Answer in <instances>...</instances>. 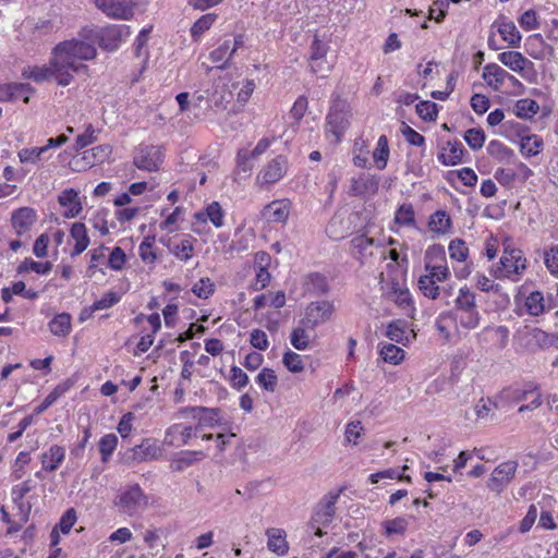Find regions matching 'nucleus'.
I'll list each match as a JSON object with an SVG mask.
<instances>
[{
  "label": "nucleus",
  "instance_id": "nucleus-1",
  "mask_svg": "<svg viewBox=\"0 0 558 558\" xmlns=\"http://www.w3.org/2000/svg\"><path fill=\"white\" fill-rule=\"evenodd\" d=\"M95 56V46L85 40L71 39L58 44L52 51V65L57 68V71H62L59 76V85H70L73 81V73L87 69L81 61L92 60Z\"/></svg>",
  "mask_w": 558,
  "mask_h": 558
},
{
  "label": "nucleus",
  "instance_id": "nucleus-2",
  "mask_svg": "<svg viewBox=\"0 0 558 558\" xmlns=\"http://www.w3.org/2000/svg\"><path fill=\"white\" fill-rule=\"evenodd\" d=\"M449 315L458 328L473 330L480 326L482 316L477 308L476 296L466 286L460 288Z\"/></svg>",
  "mask_w": 558,
  "mask_h": 558
},
{
  "label": "nucleus",
  "instance_id": "nucleus-3",
  "mask_svg": "<svg viewBox=\"0 0 558 558\" xmlns=\"http://www.w3.org/2000/svg\"><path fill=\"white\" fill-rule=\"evenodd\" d=\"M527 260L521 250L506 248L498 265L493 269V276L497 279H509L517 282L526 269Z\"/></svg>",
  "mask_w": 558,
  "mask_h": 558
},
{
  "label": "nucleus",
  "instance_id": "nucleus-4",
  "mask_svg": "<svg viewBox=\"0 0 558 558\" xmlns=\"http://www.w3.org/2000/svg\"><path fill=\"white\" fill-rule=\"evenodd\" d=\"M339 498V494L329 493L322 498V500L315 507L311 524L315 530V535L323 536V527L328 526L336 513V504Z\"/></svg>",
  "mask_w": 558,
  "mask_h": 558
},
{
  "label": "nucleus",
  "instance_id": "nucleus-5",
  "mask_svg": "<svg viewBox=\"0 0 558 558\" xmlns=\"http://www.w3.org/2000/svg\"><path fill=\"white\" fill-rule=\"evenodd\" d=\"M106 16L130 21L134 16L136 0H90Z\"/></svg>",
  "mask_w": 558,
  "mask_h": 558
},
{
  "label": "nucleus",
  "instance_id": "nucleus-6",
  "mask_svg": "<svg viewBox=\"0 0 558 558\" xmlns=\"http://www.w3.org/2000/svg\"><path fill=\"white\" fill-rule=\"evenodd\" d=\"M517 470L518 463L515 461L508 460L500 463L493 470L489 478L487 480V488L490 492L500 495L514 478Z\"/></svg>",
  "mask_w": 558,
  "mask_h": 558
},
{
  "label": "nucleus",
  "instance_id": "nucleus-7",
  "mask_svg": "<svg viewBox=\"0 0 558 558\" xmlns=\"http://www.w3.org/2000/svg\"><path fill=\"white\" fill-rule=\"evenodd\" d=\"M335 312V306L329 301H317L310 303L301 320L303 325L316 329L317 326L328 322Z\"/></svg>",
  "mask_w": 558,
  "mask_h": 558
},
{
  "label": "nucleus",
  "instance_id": "nucleus-8",
  "mask_svg": "<svg viewBox=\"0 0 558 558\" xmlns=\"http://www.w3.org/2000/svg\"><path fill=\"white\" fill-rule=\"evenodd\" d=\"M160 452L161 450L154 439L145 438L140 445L128 449L123 454V459L126 463H140L157 459Z\"/></svg>",
  "mask_w": 558,
  "mask_h": 558
},
{
  "label": "nucleus",
  "instance_id": "nucleus-9",
  "mask_svg": "<svg viewBox=\"0 0 558 558\" xmlns=\"http://www.w3.org/2000/svg\"><path fill=\"white\" fill-rule=\"evenodd\" d=\"M162 163V150L159 146H144L134 157V165L142 170L157 171Z\"/></svg>",
  "mask_w": 558,
  "mask_h": 558
},
{
  "label": "nucleus",
  "instance_id": "nucleus-10",
  "mask_svg": "<svg viewBox=\"0 0 558 558\" xmlns=\"http://www.w3.org/2000/svg\"><path fill=\"white\" fill-rule=\"evenodd\" d=\"M497 60L510 71L518 73L522 77L529 70H533V62L524 57L521 52L509 50L500 52Z\"/></svg>",
  "mask_w": 558,
  "mask_h": 558
},
{
  "label": "nucleus",
  "instance_id": "nucleus-11",
  "mask_svg": "<svg viewBox=\"0 0 558 558\" xmlns=\"http://www.w3.org/2000/svg\"><path fill=\"white\" fill-rule=\"evenodd\" d=\"M130 35V27L126 25H109L101 29L99 44L106 50L117 49L120 43Z\"/></svg>",
  "mask_w": 558,
  "mask_h": 558
},
{
  "label": "nucleus",
  "instance_id": "nucleus-12",
  "mask_svg": "<svg viewBox=\"0 0 558 558\" xmlns=\"http://www.w3.org/2000/svg\"><path fill=\"white\" fill-rule=\"evenodd\" d=\"M493 29H496V32L501 36L504 41L508 44L509 47H520L522 36L515 24L512 21H509L506 16H498V19L492 25V31Z\"/></svg>",
  "mask_w": 558,
  "mask_h": 558
},
{
  "label": "nucleus",
  "instance_id": "nucleus-13",
  "mask_svg": "<svg viewBox=\"0 0 558 558\" xmlns=\"http://www.w3.org/2000/svg\"><path fill=\"white\" fill-rule=\"evenodd\" d=\"M349 126V114L344 110V104L335 105L327 116V131L331 132L339 141Z\"/></svg>",
  "mask_w": 558,
  "mask_h": 558
},
{
  "label": "nucleus",
  "instance_id": "nucleus-14",
  "mask_svg": "<svg viewBox=\"0 0 558 558\" xmlns=\"http://www.w3.org/2000/svg\"><path fill=\"white\" fill-rule=\"evenodd\" d=\"M483 80L494 90H499L506 80H510L513 83H518V80L509 74L504 68L497 63H488L484 66L482 73Z\"/></svg>",
  "mask_w": 558,
  "mask_h": 558
},
{
  "label": "nucleus",
  "instance_id": "nucleus-15",
  "mask_svg": "<svg viewBox=\"0 0 558 558\" xmlns=\"http://www.w3.org/2000/svg\"><path fill=\"white\" fill-rule=\"evenodd\" d=\"M145 501V496L142 488L135 484L128 487L119 496L118 505L124 513H134Z\"/></svg>",
  "mask_w": 558,
  "mask_h": 558
},
{
  "label": "nucleus",
  "instance_id": "nucleus-16",
  "mask_svg": "<svg viewBox=\"0 0 558 558\" xmlns=\"http://www.w3.org/2000/svg\"><path fill=\"white\" fill-rule=\"evenodd\" d=\"M270 143L271 140L265 137L257 143L253 150H248L246 148L240 149L236 156L238 168H240L245 173L250 172L253 168L251 160L264 154L270 146Z\"/></svg>",
  "mask_w": 558,
  "mask_h": 558
},
{
  "label": "nucleus",
  "instance_id": "nucleus-17",
  "mask_svg": "<svg viewBox=\"0 0 558 558\" xmlns=\"http://www.w3.org/2000/svg\"><path fill=\"white\" fill-rule=\"evenodd\" d=\"M525 340L526 347L534 351L537 349L544 350L555 345L558 342V337L539 328H533L526 331Z\"/></svg>",
  "mask_w": 558,
  "mask_h": 558
},
{
  "label": "nucleus",
  "instance_id": "nucleus-18",
  "mask_svg": "<svg viewBox=\"0 0 558 558\" xmlns=\"http://www.w3.org/2000/svg\"><path fill=\"white\" fill-rule=\"evenodd\" d=\"M36 210L31 207H21L12 213L11 222L19 235L26 233L36 222Z\"/></svg>",
  "mask_w": 558,
  "mask_h": 558
},
{
  "label": "nucleus",
  "instance_id": "nucleus-19",
  "mask_svg": "<svg viewBox=\"0 0 558 558\" xmlns=\"http://www.w3.org/2000/svg\"><path fill=\"white\" fill-rule=\"evenodd\" d=\"M389 301L393 302L398 307L404 311H413V300L411 293L405 284L398 281L390 283L389 291L387 292Z\"/></svg>",
  "mask_w": 558,
  "mask_h": 558
},
{
  "label": "nucleus",
  "instance_id": "nucleus-20",
  "mask_svg": "<svg viewBox=\"0 0 558 558\" xmlns=\"http://www.w3.org/2000/svg\"><path fill=\"white\" fill-rule=\"evenodd\" d=\"M315 339V330L303 325L300 319L298 325L292 329L290 333V342L294 349L303 351L310 348L311 343Z\"/></svg>",
  "mask_w": 558,
  "mask_h": 558
},
{
  "label": "nucleus",
  "instance_id": "nucleus-21",
  "mask_svg": "<svg viewBox=\"0 0 558 558\" xmlns=\"http://www.w3.org/2000/svg\"><path fill=\"white\" fill-rule=\"evenodd\" d=\"M379 187V181L375 175L362 174L352 179L350 190L355 196L375 195Z\"/></svg>",
  "mask_w": 558,
  "mask_h": 558
},
{
  "label": "nucleus",
  "instance_id": "nucleus-22",
  "mask_svg": "<svg viewBox=\"0 0 558 558\" xmlns=\"http://www.w3.org/2000/svg\"><path fill=\"white\" fill-rule=\"evenodd\" d=\"M526 52L536 60H544L553 54V47L549 46L541 34L527 37L525 43Z\"/></svg>",
  "mask_w": 558,
  "mask_h": 558
},
{
  "label": "nucleus",
  "instance_id": "nucleus-23",
  "mask_svg": "<svg viewBox=\"0 0 558 558\" xmlns=\"http://www.w3.org/2000/svg\"><path fill=\"white\" fill-rule=\"evenodd\" d=\"M223 217L225 211L218 202L210 203L204 210L194 215V218L197 221L206 222L207 220H210L216 228H221L223 226Z\"/></svg>",
  "mask_w": 558,
  "mask_h": 558
},
{
  "label": "nucleus",
  "instance_id": "nucleus-24",
  "mask_svg": "<svg viewBox=\"0 0 558 558\" xmlns=\"http://www.w3.org/2000/svg\"><path fill=\"white\" fill-rule=\"evenodd\" d=\"M62 71H57V68L52 65V58L49 61L48 66H33L28 68L27 70L23 71V75L32 78L33 81L37 83H41L44 81H47L51 77H54L57 83L59 84V76Z\"/></svg>",
  "mask_w": 558,
  "mask_h": 558
},
{
  "label": "nucleus",
  "instance_id": "nucleus-25",
  "mask_svg": "<svg viewBox=\"0 0 558 558\" xmlns=\"http://www.w3.org/2000/svg\"><path fill=\"white\" fill-rule=\"evenodd\" d=\"M279 181V161L274 158L266 167H264L257 175L256 182L260 189L268 190L271 185Z\"/></svg>",
  "mask_w": 558,
  "mask_h": 558
},
{
  "label": "nucleus",
  "instance_id": "nucleus-26",
  "mask_svg": "<svg viewBox=\"0 0 558 558\" xmlns=\"http://www.w3.org/2000/svg\"><path fill=\"white\" fill-rule=\"evenodd\" d=\"M205 98H207V101L209 102V106L215 109H226L227 105L231 101L232 93L231 92H218V87H215L214 92L205 90L204 93L198 94L195 96V100L201 102Z\"/></svg>",
  "mask_w": 558,
  "mask_h": 558
},
{
  "label": "nucleus",
  "instance_id": "nucleus-27",
  "mask_svg": "<svg viewBox=\"0 0 558 558\" xmlns=\"http://www.w3.org/2000/svg\"><path fill=\"white\" fill-rule=\"evenodd\" d=\"M427 226L429 231L438 235H445L451 231L452 221L447 211L437 210L429 217Z\"/></svg>",
  "mask_w": 558,
  "mask_h": 558
},
{
  "label": "nucleus",
  "instance_id": "nucleus-28",
  "mask_svg": "<svg viewBox=\"0 0 558 558\" xmlns=\"http://www.w3.org/2000/svg\"><path fill=\"white\" fill-rule=\"evenodd\" d=\"M184 413H190L194 418L198 420L202 426H213L219 421V409H209L204 407H193L183 410Z\"/></svg>",
  "mask_w": 558,
  "mask_h": 558
},
{
  "label": "nucleus",
  "instance_id": "nucleus-29",
  "mask_svg": "<svg viewBox=\"0 0 558 558\" xmlns=\"http://www.w3.org/2000/svg\"><path fill=\"white\" fill-rule=\"evenodd\" d=\"M463 145L459 142H448L445 147H442L441 153L438 156V159L445 166H456L461 162L463 157Z\"/></svg>",
  "mask_w": 558,
  "mask_h": 558
},
{
  "label": "nucleus",
  "instance_id": "nucleus-30",
  "mask_svg": "<svg viewBox=\"0 0 558 558\" xmlns=\"http://www.w3.org/2000/svg\"><path fill=\"white\" fill-rule=\"evenodd\" d=\"M65 457V449L62 446L53 445L41 457L43 469L48 472L56 471Z\"/></svg>",
  "mask_w": 558,
  "mask_h": 558
},
{
  "label": "nucleus",
  "instance_id": "nucleus-31",
  "mask_svg": "<svg viewBox=\"0 0 558 558\" xmlns=\"http://www.w3.org/2000/svg\"><path fill=\"white\" fill-rule=\"evenodd\" d=\"M70 233L71 238L75 241L71 255L76 256L82 254L89 244V238L85 225L82 222H74L71 227Z\"/></svg>",
  "mask_w": 558,
  "mask_h": 558
},
{
  "label": "nucleus",
  "instance_id": "nucleus-32",
  "mask_svg": "<svg viewBox=\"0 0 558 558\" xmlns=\"http://www.w3.org/2000/svg\"><path fill=\"white\" fill-rule=\"evenodd\" d=\"M49 330L57 337H66L72 329V318L68 313L56 315L48 324Z\"/></svg>",
  "mask_w": 558,
  "mask_h": 558
},
{
  "label": "nucleus",
  "instance_id": "nucleus-33",
  "mask_svg": "<svg viewBox=\"0 0 558 558\" xmlns=\"http://www.w3.org/2000/svg\"><path fill=\"white\" fill-rule=\"evenodd\" d=\"M543 146V138L536 134L522 136L520 141V150L523 156L529 158L537 156L542 151Z\"/></svg>",
  "mask_w": 558,
  "mask_h": 558
},
{
  "label": "nucleus",
  "instance_id": "nucleus-34",
  "mask_svg": "<svg viewBox=\"0 0 558 558\" xmlns=\"http://www.w3.org/2000/svg\"><path fill=\"white\" fill-rule=\"evenodd\" d=\"M386 336L397 342L404 343L409 341L408 324L404 320L397 319L388 324Z\"/></svg>",
  "mask_w": 558,
  "mask_h": 558
},
{
  "label": "nucleus",
  "instance_id": "nucleus-35",
  "mask_svg": "<svg viewBox=\"0 0 558 558\" xmlns=\"http://www.w3.org/2000/svg\"><path fill=\"white\" fill-rule=\"evenodd\" d=\"M328 291V283L325 276L311 274L304 278V292L324 294Z\"/></svg>",
  "mask_w": 558,
  "mask_h": 558
},
{
  "label": "nucleus",
  "instance_id": "nucleus-36",
  "mask_svg": "<svg viewBox=\"0 0 558 558\" xmlns=\"http://www.w3.org/2000/svg\"><path fill=\"white\" fill-rule=\"evenodd\" d=\"M232 57L233 54L231 53L228 43L226 41H223L219 47H217L209 53V59L211 60V62L218 64L216 66V69L218 70H225L229 68L230 60Z\"/></svg>",
  "mask_w": 558,
  "mask_h": 558
},
{
  "label": "nucleus",
  "instance_id": "nucleus-37",
  "mask_svg": "<svg viewBox=\"0 0 558 558\" xmlns=\"http://www.w3.org/2000/svg\"><path fill=\"white\" fill-rule=\"evenodd\" d=\"M389 155L390 150L388 146V138L386 135H381L377 141L375 150L373 151V159L379 170H384L386 168Z\"/></svg>",
  "mask_w": 558,
  "mask_h": 558
},
{
  "label": "nucleus",
  "instance_id": "nucleus-38",
  "mask_svg": "<svg viewBox=\"0 0 558 558\" xmlns=\"http://www.w3.org/2000/svg\"><path fill=\"white\" fill-rule=\"evenodd\" d=\"M524 307L526 310V313L531 316H538L543 314L546 310L543 293L539 291H534L530 293V295L525 300Z\"/></svg>",
  "mask_w": 558,
  "mask_h": 558
},
{
  "label": "nucleus",
  "instance_id": "nucleus-39",
  "mask_svg": "<svg viewBox=\"0 0 558 558\" xmlns=\"http://www.w3.org/2000/svg\"><path fill=\"white\" fill-rule=\"evenodd\" d=\"M538 109V104L531 98L520 99L513 107L515 116L523 119H531L537 113Z\"/></svg>",
  "mask_w": 558,
  "mask_h": 558
},
{
  "label": "nucleus",
  "instance_id": "nucleus-40",
  "mask_svg": "<svg viewBox=\"0 0 558 558\" xmlns=\"http://www.w3.org/2000/svg\"><path fill=\"white\" fill-rule=\"evenodd\" d=\"M353 154V162L356 167L366 168L368 166V143L363 137L355 140Z\"/></svg>",
  "mask_w": 558,
  "mask_h": 558
},
{
  "label": "nucleus",
  "instance_id": "nucleus-41",
  "mask_svg": "<svg viewBox=\"0 0 558 558\" xmlns=\"http://www.w3.org/2000/svg\"><path fill=\"white\" fill-rule=\"evenodd\" d=\"M425 267L433 265H447L445 247L440 244L429 246L424 255Z\"/></svg>",
  "mask_w": 558,
  "mask_h": 558
},
{
  "label": "nucleus",
  "instance_id": "nucleus-42",
  "mask_svg": "<svg viewBox=\"0 0 558 558\" xmlns=\"http://www.w3.org/2000/svg\"><path fill=\"white\" fill-rule=\"evenodd\" d=\"M52 269V264L50 262L38 263L33 260L32 258H25L17 267V274H24L29 270L35 271L36 274L47 275Z\"/></svg>",
  "mask_w": 558,
  "mask_h": 558
},
{
  "label": "nucleus",
  "instance_id": "nucleus-43",
  "mask_svg": "<svg viewBox=\"0 0 558 558\" xmlns=\"http://www.w3.org/2000/svg\"><path fill=\"white\" fill-rule=\"evenodd\" d=\"M217 15L215 13H207L202 15L191 27V36L194 40H197L206 31H208Z\"/></svg>",
  "mask_w": 558,
  "mask_h": 558
},
{
  "label": "nucleus",
  "instance_id": "nucleus-44",
  "mask_svg": "<svg viewBox=\"0 0 558 558\" xmlns=\"http://www.w3.org/2000/svg\"><path fill=\"white\" fill-rule=\"evenodd\" d=\"M379 353L385 362L393 365L404 360V350L391 343L384 344Z\"/></svg>",
  "mask_w": 558,
  "mask_h": 558
},
{
  "label": "nucleus",
  "instance_id": "nucleus-45",
  "mask_svg": "<svg viewBox=\"0 0 558 558\" xmlns=\"http://www.w3.org/2000/svg\"><path fill=\"white\" fill-rule=\"evenodd\" d=\"M418 288L422 293L432 300H436L440 294V288L437 286V281L430 277L423 275L418 279Z\"/></svg>",
  "mask_w": 558,
  "mask_h": 558
},
{
  "label": "nucleus",
  "instance_id": "nucleus-46",
  "mask_svg": "<svg viewBox=\"0 0 558 558\" xmlns=\"http://www.w3.org/2000/svg\"><path fill=\"white\" fill-rule=\"evenodd\" d=\"M451 259L457 262H465L469 256V247L462 239H453L448 246Z\"/></svg>",
  "mask_w": 558,
  "mask_h": 558
},
{
  "label": "nucleus",
  "instance_id": "nucleus-47",
  "mask_svg": "<svg viewBox=\"0 0 558 558\" xmlns=\"http://www.w3.org/2000/svg\"><path fill=\"white\" fill-rule=\"evenodd\" d=\"M118 445V437L114 434H107L99 440L101 461L107 462Z\"/></svg>",
  "mask_w": 558,
  "mask_h": 558
},
{
  "label": "nucleus",
  "instance_id": "nucleus-48",
  "mask_svg": "<svg viewBox=\"0 0 558 558\" xmlns=\"http://www.w3.org/2000/svg\"><path fill=\"white\" fill-rule=\"evenodd\" d=\"M395 221L398 225L413 226L415 223V214L411 204H402L396 211Z\"/></svg>",
  "mask_w": 558,
  "mask_h": 558
},
{
  "label": "nucleus",
  "instance_id": "nucleus-49",
  "mask_svg": "<svg viewBox=\"0 0 558 558\" xmlns=\"http://www.w3.org/2000/svg\"><path fill=\"white\" fill-rule=\"evenodd\" d=\"M363 434L364 427L361 421H351L345 425L344 439L347 442L357 445Z\"/></svg>",
  "mask_w": 558,
  "mask_h": 558
},
{
  "label": "nucleus",
  "instance_id": "nucleus-50",
  "mask_svg": "<svg viewBox=\"0 0 558 558\" xmlns=\"http://www.w3.org/2000/svg\"><path fill=\"white\" fill-rule=\"evenodd\" d=\"M544 264L553 276L558 277V245L545 248Z\"/></svg>",
  "mask_w": 558,
  "mask_h": 558
},
{
  "label": "nucleus",
  "instance_id": "nucleus-51",
  "mask_svg": "<svg viewBox=\"0 0 558 558\" xmlns=\"http://www.w3.org/2000/svg\"><path fill=\"white\" fill-rule=\"evenodd\" d=\"M282 363L292 373H301L304 369L303 357L293 351H288L284 353Z\"/></svg>",
  "mask_w": 558,
  "mask_h": 558
},
{
  "label": "nucleus",
  "instance_id": "nucleus-52",
  "mask_svg": "<svg viewBox=\"0 0 558 558\" xmlns=\"http://www.w3.org/2000/svg\"><path fill=\"white\" fill-rule=\"evenodd\" d=\"M192 292L199 299H208L215 292V284L209 278H201L193 286Z\"/></svg>",
  "mask_w": 558,
  "mask_h": 558
},
{
  "label": "nucleus",
  "instance_id": "nucleus-53",
  "mask_svg": "<svg viewBox=\"0 0 558 558\" xmlns=\"http://www.w3.org/2000/svg\"><path fill=\"white\" fill-rule=\"evenodd\" d=\"M277 381L278 378L274 369L263 368L257 375V383L266 390L275 391Z\"/></svg>",
  "mask_w": 558,
  "mask_h": 558
},
{
  "label": "nucleus",
  "instance_id": "nucleus-54",
  "mask_svg": "<svg viewBox=\"0 0 558 558\" xmlns=\"http://www.w3.org/2000/svg\"><path fill=\"white\" fill-rule=\"evenodd\" d=\"M154 242V236H146L138 247L140 257L145 263L153 264L157 258V255L153 250Z\"/></svg>",
  "mask_w": 558,
  "mask_h": 558
},
{
  "label": "nucleus",
  "instance_id": "nucleus-55",
  "mask_svg": "<svg viewBox=\"0 0 558 558\" xmlns=\"http://www.w3.org/2000/svg\"><path fill=\"white\" fill-rule=\"evenodd\" d=\"M417 114L425 121H434L437 118V105L433 101H421L416 105Z\"/></svg>",
  "mask_w": 558,
  "mask_h": 558
},
{
  "label": "nucleus",
  "instance_id": "nucleus-56",
  "mask_svg": "<svg viewBox=\"0 0 558 558\" xmlns=\"http://www.w3.org/2000/svg\"><path fill=\"white\" fill-rule=\"evenodd\" d=\"M464 140L472 149L476 150L483 147L485 134L481 129H470L465 132Z\"/></svg>",
  "mask_w": 558,
  "mask_h": 558
},
{
  "label": "nucleus",
  "instance_id": "nucleus-57",
  "mask_svg": "<svg viewBox=\"0 0 558 558\" xmlns=\"http://www.w3.org/2000/svg\"><path fill=\"white\" fill-rule=\"evenodd\" d=\"M179 435L181 437L182 445H186L189 440L195 435V429L192 426H182L174 424L167 430V437Z\"/></svg>",
  "mask_w": 558,
  "mask_h": 558
},
{
  "label": "nucleus",
  "instance_id": "nucleus-58",
  "mask_svg": "<svg viewBox=\"0 0 558 558\" xmlns=\"http://www.w3.org/2000/svg\"><path fill=\"white\" fill-rule=\"evenodd\" d=\"M384 527L386 530V534H403L408 527V521L404 518L398 517L391 520H387L384 522Z\"/></svg>",
  "mask_w": 558,
  "mask_h": 558
},
{
  "label": "nucleus",
  "instance_id": "nucleus-59",
  "mask_svg": "<svg viewBox=\"0 0 558 558\" xmlns=\"http://www.w3.org/2000/svg\"><path fill=\"white\" fill-rule=\"evenodd\" d=\"M44 153H46V148L43 147L23 148L19 151L17 156L22 163H36Z\"/></svg>",
  "mask_w": 558,
  "mask_h": 558
},
{
  "label": "nucleus",
  "instance_id": "nucleus-60",
  "mask_svg": "<svg viewBox=\"0 0 558 558\" xmlns=\"http://www.w3.org/2000/svg\"><path fill=\"white\" fill-rule=\"evenodd\" d=\"M95 133H96V131L93 128V125L88 124L85 132L83 134H80L76 137L75 146H74L75 150H81V149L87 147L88 145L95 143L97 140Z\"/></svg>",
  "mask_w": 558,
  "mask_h": 558
},
{
  "label": "nucleus",
  "instance_id": "nucleus-61",
  "mask_svg": "<svg viewBox=\"0 0 558 558\" xmlns=\"http://www.w3.org/2000/svg\"><path fill=\"white\" fill-rule=\"evenodd\" d=\"M425 271L426 276L430 277L437 282L446 281L450 276V271L447 265H433L429 267H425Z\"/></svg>",
  "mask_w": 558,
  "mask_h": 558
},
{
  "label": "nucleus",
  "instance_id": "nucleus-62",
  "mask_svg": "<svg viewBox=\"0 0 558 558\" xmlns=\"http://www.w3.org/2000/svg\"><path fill=\"white\" fill-rule=\"evenodd\" d=\"M520 26L525 31H533L538 28V16L536 11L527 10L518 20Z\"/></svg>",
  "mask_w": 558,
  "mask_h": 558
},
{
  "label": "nucleus",
  "instance_id": "nucleus-63",
  "mask_svg": "<svg viewBox=\"0 0 558 558\" xmlns=\"http://www.w3.org/2000/svg\"><path fill=\"white\" fill-rule=\"evenodd\" d=\"M125 264V253L120 246H116L108 258V266L113 270H121Z\"/></svg>",
  "mask_w": 558,
  "mask_h": 558
},
{
  "label": "nucleus",
  "instance_id": "nucleus-64",
  "mask_svg": "<svg viewBox=\"0 0 558 558\" xmlns=\"http://www.w3.org/2000/svg\"><path fill=\"white\" fill-rule=\"evenodd\" d=\"M193 244L190 240L184 239L172 248V253L181 260H189L192 257Z\"/></svg>",
  "mask_w": 558,
  "mask_h": 558
}]
</instances>
